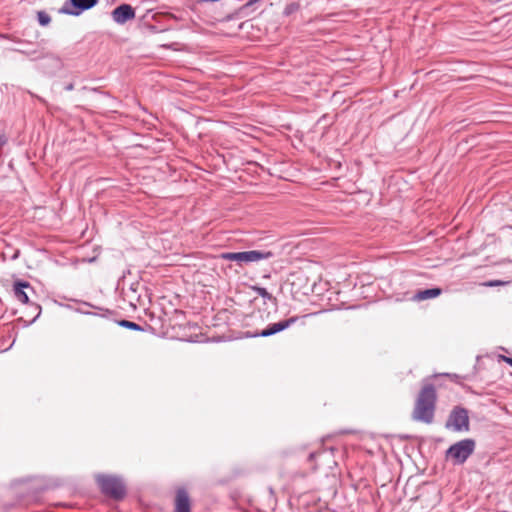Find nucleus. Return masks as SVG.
<instances>
[{"mask_svg": "<svg viewBox=\"0 0 512 512\" xmlns=\"http://www.w3.org/2000/svg\"><path fill=\"white\" fill-rule=\"evenodd\" d=\"M437 394L432 384H426L420 390L412 412L415 421L431 424L434 420Z\"/></svg>", "mask_w": 512, "mask_h": 512, "instance_id": "1", "label": "nucleus"}, {"mask_svg": "<svg viewBox=\"0 0 512 512\" xmlns=\"http://www.w3.org/2000/svg\"><path fill=\"white\" fill-rule=\"evenodd\" d=\"M101 491L113 499H122L125 496L126 488L123 481L111 475H98L96 477Z\"/></svg>", "mask_w": 512, "mask_h": 512, "instance_id": "2", "label": "nucleus"}, {"mask_svg": "<svg viewBox=\"0 0 512 512\" xmlns=\"http://www.w3.org/2000/svg\"><path fill=\"white\" fill-rule=\"evenodd\" d=\"M475 441L467 438L451 445L446 451V457L453 460L455 464H463L474 452Z\"/></svg>", "mask_w": 512, "mask_h": 512, "instance_id": "3", "label": "nucleus"}, {"mask_svg": "<svg viewBox=\"0 0 512 512\" xmlns=\"http://www.w3.org/2000/svg\"><path fill=\"white\" fill-rule=\"evenodd\" d=\"M445 428L455 432H467L470 428L468 410L461 406L454 407L445 423Z\"/></svg>", "mask_w": 512, "mask_h": 512, "instance_id": "4", "label": "nucleus"}, {"mask_svg": "<svg viewBox=\"0 0 512 512\" xmlns=\"http://www.w3.org/2000/svg\"><path fill=\"white\" fill-rule=\"evenodd\" d=\"M272 256L271 252H262L257 250L243 251V252H228L222 254V258L228 261H235L238 263H251L260 260L268 259Z\"/></svg>", "mask_w": 512, "mask_h": 512, "instance_id": "5", "label": "nucleus"}, {"mask_svg": "<svg viewBox=\"0 0 512 512\" xmlns=\"http://www.w3.org/2000/svg\"><path fill=\"white\" fill-rule=\"evenodd\" d=\"M98 0H67L59 12L67 15L78 16L83 11L94 7Z\"/></svg>", "mask_w": 512, "mask_h": 512, "instance_id": "6", "label": "nucleus"}, {"mask_svg": "<svg viewBox=\"0 0 512 512\" xmlns=\"http://www.w3.org/2000/svg\"><path fill=\"white\" fill-rule=\"evenodd\" d=\"M297 320H298V317L294 316L289 319L270 324L267 326V328H265L261 332L255 334V336L268 337V336L274 335L278 332H281V331L289 328L291 325L296 323Z\"/></svg>", "mask_w": 512, "mask_h": 512, "instance_id": "7", "label": "nucleus"}, {"mask_svg": "<svg viewBox=\"0 0 512 512\" xmlns=\"http://www.w3.org/2000/svg\"><path fill=\"white\" fill-rule=\"evenodd\" d=\"M112 18L117 24H124L135 18V11L130 5L122 4L112 11Z\"/></svg>", "mask_w": 512, "mask_h": 512, "instance_id": "8", "label": "nucleus"}, {"mask_svg": "<svg viewBox=\"0 0 512 512\" xmlns=\"http://www.w3.org/2000/svg\"><path fill=\"white\" fill-rule=\"evenodd\" d=\"M173 512H191L190 498L184 488L176 491Z\"/></svg>", "mask_w": 512, "mask_h": 512, "instance_id": "9", "label": "nucleus"}, {"mask_svg": "<svg viewBox=\"0 0 512 512\" xmlns=\"http://www.w3.org/2000/svg\"><path fill=\"white\" fill-rule=\"evenodd\" d=\"M25 289L33 290L31 285L26 281H16L13 286L14 297L21 303L27 304L29 301Z\"/></svg>", "mask_w": 512, "mask_h": 512, "instance_id": "10", "label": "nucleus"}, {"mask_svg": "<svg viewBox=\"0 0 512 512\" xmlns=\"http://www.w3.org/2000/svg\"><path fill=\"white\" fill-rule=\"evenodd\" d=\"M441 293H442V290L440 288H431V289L420 290L415 294L414 299L418 300V301H422V300H426V299L436 298Z\"/></svg>", "mask_w": 512, "mask_h": 512, "instance_id": "11", "label": "nucleus"}, {"mask_svg": "<svg viewBox=\"0 0 512 512\" xmlns=\"http://www.w3.org/2000/svg\"><path fill=\"white\" fill-rule=\"evenodd\" d=\"M253 290H254V291H255L259 296H261L262 298H264L265 300H269V301H275V300H276V299L273 297V295L267 291V289H266V288L259 287V286H254V287H253Z\"/></svg>", "mask_w": 512, "mask_h": 512, "instance_id": "12", "label": "nucleus"}, {"mask_svg": "<svg viewBox=\"0 0 512 512\" xmlns=\"http://www.w3.org/2000/svg\"><path fill=\"white\" fill-rule=\"evenodd\" d=\"M259 1H260V0H250V1H248L246 4H244V5L241 7V9H240L241 13H242V14H244V15H249V13L255 9V8H254V7H255V5H256Z\"/></svg>", "mask_w": 512, "mask_h": 512, "instance_id": "13", "label": "nucleus"}, {"mask_svg": "<svg viewBox=\"0 0 512 512\" xmlns=\"http://www.w3.org/2000/svg\"><path fill=\"white\" fill-rule=\"evenodd\" d=\"M37 18L41 26H47L51 22V17L43 11L38 12Z\"/></svg>", "mask_w": 512, "mask_h": 512, "instance_id": "14", "label": "nucleus"}, {"mask_svg": "<svg viewBox=\"0 0 512 512\" xmlns=\"http://www.w3.org/2000/svg\"><path fill=\"white\" fill-rule=\"evenodd\" d=\"M120 325L123 326V327H126L128 329H132V330H136V331L142 330V328L137 323L131 322V321H128V320H122L120 322Z\"/></svg>", "mask_w": 512, "mask_h": 512, "instance_id": "15", "label": "nucleus"}, {"mask_svg": "<svg viewBox=\"0 0 512 512\" xmlns=\"http://www.w3.org/2000/svg\"><path fill=\"white\" fill-rule=\"evenodd\" d=\"M317 455H318V454H316V453H311V454L309 455V459H310V460H312V459H314Z\"/></svg>", "mask_w": 512, "mask_h": 512, "instance_id": "16", "label": "nucleus"}, {"mask_svg": "<svg viewBox=\"0 0 512 512\" xmlns=\"http://www.w3.org/2000/svg\"><path fill=\"white\" fill-rule=\"evenodd\" d=\"M73 89V84H69L66 86V90L70 91Z\"/></svg>", "mask_w": 512, "mask_h": 512, "instance_id": "17", "label": "nucleus"}, {"mask_svg": "<svg viewBox=\"0 0 512 512\" xmlns=\"http://www.w3.org/2000/svg\"><path fill=\"white\" fill-rule=\"evenodd\" d=\"M506 362L512 366V358H506Z\"/></svg>", "mask_w": 512, "mask_h": 512, "instance_id": "18", "label": "nucleus"}]
</instances>
